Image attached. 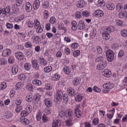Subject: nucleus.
<instances>
[{
    "label": "nucleus",
    "instance_id": "obj_1",
    "mask_svg": "<svg viewBox=\"0 0 127 127\" xmlns=\"http://www.w3.org/2000/svg\"><path fill=\"white\" fill-rule=\"evenodd\" d=\"M111 32V29L110 28H107L104 29L103 31L102 34L103 38L106 40L109 39L110 37L109 34Z\"/></svg>",
    "mask_w": 127,
    "mask_h": 127
},
{
    "label": "nucleus",
    "instance_id": "obj_2",
    "mask_svg": "<svg viewBox=\"0 0 127 127\" xmlns=\"http://www.w3.org/2000/svg\"><path fill=\"white\" fill-rule=\"evenodd\" d=\"M106 55L107 61L109 62L112 61L114 58V53L111 50H109L105 52Z\"/></svg>",
    "mask_w": 127,
    "mask_h": 127
},
{
    "label": "nucleus",
    "instance_id": "obj_3",
    "mask_svg": "<svg viewBox=\"0 0 127 127\" xmlns=\"http://www.w3.org/2000/svg\"><path fill=\"white\" fill-rule=\"evenodd\" d=\"M107 65V63L106 61H103L97 65L96 68L99 70H102L106 67Z\"/></svg>",
    "mask_w": 127,
    "mask_h": 127
},
{
    "label": "nucleus",
    "instance_id": "obj_4",
    "mask_svg": "<svg viewBox=\"0 0 127 127\" xmlns=\"http://www.w3.org/2000/svg\"><path fill=\"white\" fill-rule=\"evenodd\" d=\"M31 62L33 68L36 70H40V66L36 60H32Z\"/></svg>",
    "mask_w": 127,
    "mask_h": 127
},
{
    "label": "nucleus",
    "instance_id": "obj_5",
    "mask_svg": "<svg viewBox=\"0 0 127 127\" xmlns=\"http://www.w3.org/2000/svg\"><path fill=\"white\" fill-rule=\"evenodd\" d=\"M62 92L60 90H58L56 94V96L54 98L55 101L56 102H58V101H60L62 99Z\"/></svg>",
    "mask_w": 127,
    "mask_h": 127
},
{
    "label": "nucleus",
    "instance_id": "obj_6",
    "mask_svg": "<svg viewBox=\"0 0 127 127\" xmlns=\"http://www.w3.org/2000/svg\"><path fill=\"white\" fill-rule=\"evenodd\" d=\"M114 84L109 82H107L103 84L102 86L104 88L108 89H111L114 87Z\"/></svg>",
    "mask_w": 127,
    "mask_h": 127
},
{
    "label": "nucleus",
    "instance_id": "obj_7",
    "mask_svg": "<svg viewBox=\"0 0 127 127\" xmlns=\"http://www.w3.org/2000/svg\"><path fill=\"white\" fill-rule=\"evenodd\" d=\"M16 58L20 60H23L24 58V54L21 52H17L15 53Z\"/></svg>",
    "mask_w": 127,
    "mask_h": 127
},
{
    "label": "nucleus",
    "instance_id": "obj_8",
    "mask_svg": "<svg viewBox=\"0 0 127 127\" xmlns=\"http://www.w3.org/2000/svg\"><path fill=\"white\" fill-rule=\"evenodd\" d=\"M65 116L68 118H73V114L72 110L71 109H67L65 111Z\"/></svg>",
    "mask_w": 127,
    "mask_h": 127
},
{
    "label": "nucleus",
    "instance_id": "obj_9",
    "mask_svg": "<svg viewBox=\"0 0 127 127\" xmlns=\"http://www.w3.org/2000/svg\"><path fill=\"white\" fill-rule=\"evenodd\" d=\"M12 52L11 50L9 49H4L2 52V55L3 57H6L10 55Z\"/></svg>",
    "mask_w": 127,
    "mask_h": 127
},
{
    "label": "nucleus",
    "instance_id": "obj_10",
    "mask_svg": "<svg viewBox=\"0 0 127 127\" xmlns=\"http://www.w3.org/2000/svg\"><path fill=\"white\" fill-rule=\"evenodd\" d=\"M46 106L48 107H51L53 105L52 101L49 98H46L44 101Z\"/></svg>",
    "mask_w": 127,
    "mask_h": 127
},
{
    "label": "nucleus",
    "instance_id": "obj_11",
    "mask_svg": "<svg viewBox=\"0 0 127 127\" xmlns=\"http://www.w3.org/2000/svg\"><path fill=\"white\" fill-rule=\"evenodd\" d=\"M104 14V12L100 10H97L95 11L94 12L95 16L97 17H102Z\"/></svg>",
    "mask_w": 127,
    "mask_h": 127
},
{
    "label": "nucleus",
    "instance_id": "obj_12",
    "mask_svg": "<svg viewBox=\"0 0 127 127\" xmlns=\"http://www.w3.org/2000/svg\"><path fill=\"white\" fill-rule=\"evenodd\" d=\"M102 74L106 77H110L111 76V73L109 69H105L102 73Z\"/></svg>",
    "mask_w": 127,
    "mask_h": 127
},
{
    "label": "nucleus",
    "instance_id": "obj_13",
    "mask_svg": "<svg viewBox=\"0 0 127 127\" xmlns=\"http://www.w3.org/2000/svg\"><path fill=\"white\" fill-rule=\"evenodd\" d=\"M106 7L108 9L113 10L114 9L115 6L114 3L110 2H108L107 3Z\"/></svg>",
    "mask_w": 127,
    "mask_h": 127
},
{
    "label": "nucleus",
    "instance_id": "obj_14",
    "mask_svg": "<svg viewBox=\"0 0 127 127\" xmlns=\"http://www.w3.org/2000/svg\"><path fill=\"white\" fill-rule=\"evenodd\" d=\"M40 5V1L39 0H35L33 4V8L34 9L37 10L39 8Z\"/></svg>",
    "mask_w": 127,
    "mask_h": 127
},
{
    "label": "nucleus",
    "instance_id": "obj_15",
    "mask_svg": "<svg viewBox=\"0 0 127 127\" xmlns=\"http://www.w3.org/2000/svg\"><path fill=\"white\" fill-rule=\"evenodd\" d=\"M11 9V7L10 6H8L5 8L3 9V14H4L6 15L8 14H10L9 12Z\"/></svg>",
    "mask_w": 127,
    "mask_h": 127
},
{
    "label": "nucleus",
    "instance_id": "obj_16",
    "mask_svg": "<svg viewBox=\"0 0 127 127\" xmlns=\"http://www.w3.org/2000/svg\"><path fill=\"white\" fill-rule=\"evenodd\" d=\"M86 5V2L84 0H82L78 2L77 6L78 7L80 8L85 7Z\"/></svg>",
    "mask_w": 127,
    "mask_h": 127
},
{
    "label": "nucleus",
    "instance_id": "obj_17",
    "mask_svg": "<svg viewBox=\"0 0 127 127\" xmlns=\"http://www.w3.org/2000/svg\"><path fill=\"white\" fill-rule=\"evenodd\" d=\"M71 29L72 31H76L77 29L78 25L77 22L75 21H72L71 23Z\"/></svg>",
    "mask_w": 127,
    "mask_h": 127
},
{
    "label": "nucleus",
    "instance_id": "obj_18",
    "mask_svg": "<svg viewBox=\"0 0 127 127\" xmlns=\"http://www.w3.org/2000/svg\"><path fill=\"white\" fill-rule=\"evenodd\" d=\"M65 108V106L64 105H62L61 106V111L59 112V115L61 117H64L65 116V111L64 112L63 111L64 110Z\"/></svg>",
    "mask_w": 127,
    "mask_h": 127
},
{
    "label": "nucleus",
    "instance_id": "obj_19",
    "mask_svg": "<svg viewBox=\"0 0 127 127\" xmlns=\"http://www.w3.org/2000/svg\"><path fill=\"white\" fill-rule=\"evenodd\" d=\"M61 124V121L59 120H55L53 122L52 124L53 127H58L59 126H60Z\"/></svg>",
    "mask_w": 127,
    "mask_h": 127
},
{
    "label": "nucleus",
    "instance_id": "obj_20",
    "mask_svg": "<svg viewBox=\"0 0 127 127\" xmlns=\"http://www.w3.org/2000/svg\"><path fill=\"white\" fill-rule=\"evenodd\" d=\"M93 51L96 54H100L102 52L101 48L99 46H97L94 48Z\"/></svg>",
    "mask_w": 127,
    "mask_h": 127
},
{
    "label": "nucleus",
    "instance_id": "obj_21",
    "mask_svg": "<svg viewBox=\"0 0 127 127\" xmlns=\"http://www.w3.org/2000/svg\"><path fill=\"white\" fill-rule=\"evenodd\" d=\"M72 120L73 118H68L65 121L66 126L68 127L72 126L73 123Z\"/></svg>",
    "mask_w": 127,
    "mask_h": 127
},
{
    "label": "nucleus",
    "instance_id": "obj_22",
    "mask_svg": "<svg viewBox=\"0 0 127 127\" xmlns=\"http://www.w3.org/2000/svg\"><path fill=\"white\" fill-rule=\"evenodd\" d=\"M24 86V84L22 82H19L15 85L16 89L17 90H20Z\"/></svg>",
    "mask_w": 127,
    "mask_h": 127
},
{
    "label": "nucleus",
    "instance_id": "obj_23",
    "mask_svg": "<svg viewBox=\"0 0 127 127\" xmlns=\"http://www.w3.org/2000/svg\"><path fill=\"white\" fill-rule=\"evenodd\" d=\"M78 28L82 30L85 28V25L83 21H81L79 22L78 24Z\"/></svg>",
    "mask_w": 127,
    "mask_h": 127
},
{
    "label": "nucleus",
    "instance_id": "obj_24",
    "mask_svg": "<svg viewBox=\"0 0 127 127\" xmlns=\"http://www.w3.org/2000/svg\"><path fill=\"white\" fill-rule=\"evenodd\" d=\"M40 63L43 66H45L47 65V63L45 59L44 58H40Z\"/></svg>",
    "mask_w": 127,
    "mask_h": 127
},
{
    "label": "nucleus",
    "instance_id": "obj_25",
    "mask_svg": "<svg viewBox=\"0 0 127 127\" xmlns=\"http://www.w3.org/2000/svg\"><path fill=\"white\" fill-rule=\"evenodd\" d=\"M26 9L28 12H29L31 11L32 9V6L29 2H27L26 3Z\"/></svg>",
    "mask_w": 127,
    "mask_h": 127
},
{
    "label": "nucleus",
    "instance_id": "obj_26",
    "mask_svg": "<svg viewBox=\"0 0 127 127\" xmlns=\"http://www.w3.org/2000/svg\"><path fill=\"white\" fill-rule=\"evenodd\" d=\"M74 90L72 88H69L67 90V93L68 95L71 96H73L74 94Z\"/></svg>",
    "mask_w": 127,
    "mask_h": 127
},
{
    "label": "nucleus",
    "instance_id": "obj_27",
    "mask_svg": "<svg viewBox=\"0 0 127 127\" xmlns=\"http://www.w3.org/2000/svg\"><path fill=\"white\" fill-rule=\"evenodd\" d=\"M60 77V75L56 73L53 75L51 76V79L53 81H57Z\"/></svg>",
    "mask_w": 127,
    "mask_h": 127
},
{
    "label": "nucleus",
    "instance_id": "obj_28",
    "mask_svg": "<svg viewBox=\"0 0 127 127\" xmlns=\"http://www.w3.org/2000/svg\"><path fill=\"white\" fill-rule=\"evenodd\" d=\"M81 112L78 109L75 110V116L77 118H79L81 116Z\"/></svg>",
    "mask_w": 127,
    "mask_h": 127
},
{
    "label": "nucleus",
    "instance_id": "obj_29",
    "mask_svg": "<svg viewBox=\"0 0 127 127\" xmlns=\"http://www.w3.org/2000/svg\"><path fill=\"white\" fill-rule=\"evenodd\" d=\"M18 67L17 65H14L12 67L11 70L12 72L13 75L16 74L18 72Z\"/></svg>",
    "mask_w": 127,
    "mask_h": 127
},
{
    "label": "nucleus",
    "instance_id": "obj_30",
    "mask_svg": "<svg viewBox=\"0 0 127 127\" xmlns=\"http://www.w3.org/2000/svg\"><path fill=\"white\" fill-rule=\"evenodd\" d=\"M13 115V113L7 111L5 112V113L4 116L5 118L9 119Z\"/></svg>",
    "mask_w": 127,
    "mask_h": 127
},
{
    "label": "nucleus",
    "instance_id": "obj_31",
    "mask_svg": "<svg viewBox=\"0 0 127 127\" xmlns=\"http://www.w3.org/2000/svg\"><path fill=\"white\" fill-rule=\"evenodd\" d=\"M32 83L34 84L37 86H40L42 84L41 82L38 80L34 79L32 81Z\"/></svg>",
    "mask_w": 127,
    "mask_h": 127
},
{
    "label": "nucleus",
    "instance_id": "obj_32",
    "mask_svg": "<svg viewBox=\"0 0 127 127\" xmlns=\"http://www.w3.org/2000/svg\"><path fill=\"white\" fill-rule=\"evenodd\" d=\"M32 99V95L31 94H28L26 98V100L29 102H31Z\"/></svg>",
    "mask_w": 127,
    "mask_h": 127
},
{
    "label": "nucleus",
    "instance_id": "obj_33",
    "mask_svg": "<svg viewBox=\"0 0 127 127\" xmlns=\"http://www.w3.org/2000/svg\"><path fill=\"white\" fill-rule=\"evenodd\" d=\"M63 71L64 73L67 74H69L70 72V70L69 69V67L67 66H64L63 68Z\"/></svg>",
    "mask_w": 127,
    "mask_h": 127
},
{
    "label": "nucleus",
    "instance_id": "obj_34",
    "mask_svg": "<svg viewBox=\"0 0 127 127\" xmlns=\"http://www.w3.org/2000/svg\"><path fill=\"white\" fill-rule=\"evenodd\" d=\"M49 2L47 1L44 2L42 4V7L43 9H48L49 7Z\"/></svg>",
    "mask_w": 127,
    "mask_h": 127
},
{
    "label": "nucleus",
    "instance_id": "obj_35",
    "mask_svg": "<svg viewBox=\"0 0 127 127\" xmlns=\"http://www.w3.org/2000/svg\"><path fill=\"white\" fill-rule=\"evenodd\" d=\"M43 26L40 25L35 28L36 29V32L38 33H41L43 29Z\"/></svg>",
    "mask_w": 127,
    "mask_h": 127
},
{
    "label": "nucleus",
    "instance_id": "obj_36",
    "mask_svg": "<svg viewBox=\"0 0 127 127\" xmlns=\"http://www.w3.org/2000/svg\"><path fill=\"white\" fill-rule=\"evenodd\" d=\"M109 112L111 113L110 114H107V116L109 120H110L113 117L114 113L115 112V109L109 111Z\"/></svg>",
    "mask_w": 127,
    "mask_h": 127
},
{
    "label": "nucleus",
    "instance_id": "obj_37",
    "mask_svg": "<svg viewBox=\"0 0 127 127\" xmlns=\"http://www.w3.org/2000/svg\"><path fill=\"white\" fill-rule=\"evenodd\" d=\"M32 106L29 104H28L26 106L25 110L30 113L32 111Z\"/></svg>",
    "mask_w": 127,
    "mask_h": 127
},
{
    "label": "nucleus",
    "instance_id": "obj_38",
    "mask_svg": "<svg viewBox=\"0 0 127 127\" xmlns=\"http://www.w3.org/2000/svg\"><path fill=\"white\" fill-rule=\"evenodd\" d=\"M80 82V81L79 78H75L73 81V85L75 86H77L79 84Z\"/></svg>",
    "mask_w": 127,
    "mask_h": 127
},
{
    "label": "nucleus",
    "instance_id": "obj_39",
    "mask_svg": "<svg viewBox=\"0 0 127 127\" xmlns=\"http://www.w3.org/2000/svg\"><path fill=\"white\" fill-rule=\"evenodd\" d=\"M24 67L25 69L26 70H29L31 68V64L29 63H26L24 65Z\"/></svg>",
    "mask_w": 127,
    "mask_h": 127
},
{
    "label": "nucleus",
    "instance_id": "obj_40",
    "mask_svg": "<svg viewBox=\"0 0 127 127\" xmlns=\"http://www.w3.org/2000/svg\"><path fill=\"white\" fill-rule=\"evenodd\" d=\"M40 39L39 37L37 36H35L34 37L33 42L35 44H38Z\"/></svg>",
    "mask_w": 127,
    "mask_h": 127
},
{
    "label": "nucleus",
    "instance_id": "obj_41",
    "mask_svg": "<svg viewBox=\"0 0 127 127\" xmlns=\"http://www.w3.org/2000/svg\"><path fill=\"white\" fill-rule=\"evenodd\" d=\"M52 69V68L51 66H49L46 67L44 68V70L45 72L49 73L50 72Z\"/></svg>",
    "mask_w": 127,
    "mask_h": 127
},
{
    "label": "nucleus",
    "instance_id": "obj_42",
    "mask_svg": "<svg viewBox=\"0 0 127 127\" xmlns=\"http://www.w3.org/2000/svg\"><path fill=\"white\" fill-rule=\"evenodd\" d=\"M7 87V84L5 82H4L0 85V90H3L5 89Z\"/></svg>",
    "mask_w": 127,
    "mask_h": 127
},
{
    "label": "nucleus",
    "instance_id": "obj_43",
    "mask_svg": "<svg viewBox=\"0 0 127 127\" xmlns=\"http://www.w3.org/2000/svg\"><path fill=\"white\" fill-rule=\"evenodd\" d=\"M97 5L98 6L101 7H104L105 4L103 0H98Z\"/></svg>",
    "mask_w": 127,
    "mask_h": 127
},
{
    "label": "nucleus",
    "instance_id": "obj_44",
    "mask_svg": "<svg viewBox=\"0 0 127 127\" xmlns=\"http://www.w3.org/2000/svg\"><path fill=\"white\" fill-rule=\"evenodd\" d=\"M63 99L65 103H67L68 100V95L67 94H64L63 95Z\"/></svg>",
    "mask_w": 127,
    "mask_h": 127
},
{
    "label": "nucleus",
    "instance_id": "obj_45",
    "mask_svg": "<svg viewBox=\"0 0 127 127\" xmlns=\"http://www.w3.org/2000/svg\"><path fill=\"white\" fill-rule=\"evenodd\" d=\"M126 12L124 11H122L119 12L118 15L119 17L121 18H125Z\"/></svg>",
    "mask_w": 127,
    "mask_h": 127
},
{
    "label": "nucleus",
    "instance_id": "obj_46",
    "mask_svg": "<svg viewBox=\"0 0 127 127\" xmlns=\"http://www.w3.org/2000/svg\"><path fill=\"white\" fill-rule=\"evenodd\" d=\"M96 32L95 30L93 29L91 30L90 32V36L92 38H94L95 36Z\"/></svg>",
    "mask_w": 127,
    "mask_h": 127
},
{
    "label": "nucleus",
    "instance_id": "obj_47",
    "mask_svg": "<svg viewBox=\"0 0 127 127\" xmlns=\"http://www.w3.org/2000/svg\"><path fill=\"white\" fill-rule=\"evenodd\" d=\"M121 33L123 36L124 37H127V31L125 29H123L121 30Z\"/></svg>",
    "mask_w": 127,
    "mask_h": 127
},
{
    "label": "nucleus",
    "instance_id": "obj_48",
    "mask_svg": "<svg viewBox=\"0 0 127 127\" xmlns=\"http://www.w3.org/2000/svg\"><path fill=\"white\" fill-rule=\"evenodd\" d=\"M20 120L21 122L24 124L28 125L29 124V120L26 118H24L22 119H20Z\"/></svg>",
    "mask_w": 127,
    "mask_h": 127
},
{
    "label": "nucleus",
    "instance_id": "obj_49",
    "mask_svg": "<svg viewBox=\"0 0 127 127\" xmlns=\"http://www.w3.org/2000/svg\"><path fill=\"white\" fill-rule=\"evenodd\" d=\"M26 78V76L25 74H21L19 75L18 78L19 80L23 81L25 80Z\"/></svg>",
    "mask_w": 127,
    "mask_h": 127
},
{
    "label": "nucleus",
    "instance_id": "obj_50",
    "mask_svg": "<svg viewBox=\"0 0 127 127\" xmlns=\"http://www.w3.org/2000/svg\"><path fill=\"white\" fill-rule=\"evenodd\" d=\"M123 8V6L121 3H118L116 7L117 11H119L120 10H121Z\"/></svg>",
    "mask_w": 127,
    "mask_h": 127
},
{
    "label": "nucleus",
    "instance_id": "obj_51",
    "mask_svg": "<svg viewBox=\"0 0 127 127\" xmlns=\"http://www.w3.org/2000/svg\"><path fill=\"white\" fill-rule=\"evenodd\" d=\"M43 15L44 19H47L48 18L49 16L48 11L46 10H44L43 12Z\"/></svg>",
    "mask_w": 127,
    "mask_h": 127
},
{
    "label": "nucleus",
    "instance_id": "obj_52",
    "mask_svg": "<svg viewBox=\"0 0 127 127\" xmlns=\"http://www.w3.org/2000/svg\"><path fill=\"white\" fill-rule=\"evenodd\" d=\"M42 119L43 122L46 123L49 120V119L46 115L44 114L43 115Z\"/></svg>",
    "mask_w": 127,
    "mask_h": 127
},
{
    "label": "nucleus",
    "instance_id": "obj_53",
    "mask_svg": "<svg viewBox=\"0 0 127 127\" xmlns=\"http://www.w3.org/2000/svg\"><path fill=\"white\" fill-rule=\"evenodd\" d=\"M25 46L27 48H31L32 47V44L30 42H27L25 43Z\"/></svg>",
    "mask_w": 127,
    "mask_h": 127
},
{
    "label": "nucleus",
    "instance_id": "obj_54",
    "mask_svg": "<svg viewBox=\"0 0 127 127\" xmlns=\"http://www.w3.org/2000/svg\"><path fill=\"white\" fill-rule=\"evenodd\" d=\"M34 26L35 28L41 25H40V23L36 19H34Z\"/></svg>",
    "mask_w": 127,
    "mask_h": 127
},
{
    "label": "nucleus",
    "instance_id": "obj_55",
    "mask_svg": "<svg viewBox=\"0 0 127 127\" xmlns=\"http://www.w3.org/2000/svg\"><path fill=\"white\" fill-rule=\"evenodd\" d=\"M82 14V15L84 17H88L90 15V14L89 12L86 11H83Z\"/></svg>",
    "mask_w": 127,
    "mask_h": 127
},
{
    "label": "nucleus",
    "instance_id": "obj_56",
    "mask_svg": "<svg viewBox=\"0 0 127 127\" xmlns=\"http://www.w3.org/2000/svg\"><path fill=\"white\" fill-rule=\"evenodd\" d=\"M34 99L36 102L40 100V95L38 94H37L34 95Z\"/></svg>",
    "mask_w": 127,
    "mask_h": 127
},
{
    "label": "nucleus",
    "instance_id": "obj_57",
    "mask_svg": "<svg viewBox=\"0 0 127 127\" xmlns=\"http://www.w3.org/2000/svg\"><path fill=\"white\" fill-rule=\"evenodd\" d=\"M83 98L82 96L80 95H78L75 98L76 100L78 102H80L82 100Z\"/></svg>",
    "mask_w": 127,
    "mask_h": 127
},
{
    "label": "nucleus",
    "instance_id": "obj_58",
    "mask_svg": "<svg viewBox=\"0 0 127 127\" xmlns=\"http://www.w3.org/2000/svg\"><path fill=\"white\" fill-rule=\"evenodd\" d=\"M30 114L26 110L22 111L21 113V116L24 117L27 116L28 115Z\"/></svg>",
    "mask_w": 127,
    "mask_h": 127
},
{
    "label": "nucleus",
    "instance_id": "obj_59",
    "mask_svg": "<svg viewBox=\"0 0 127 127\" xmlns=\"http://www.w3.org/2000/svg\"><path fill=\"white\" fill-rule=\"evenodd\" d=\"M64 24L63 23H60L58 24V28L59 30L63 29V30L65 31L66 28L65 27H64Z\"/></svg>",
    "mask_w": 127,
    "mask_h": 127
},
{
    "label": "nucleus",
    "instance_id": "obj_60",
    "mask_svg": "<svg viewBox=\"0 0 127 127\" xmlns=\"http://www.w3.org/2000/svg\"><path fill=\"white\" fill-rule=\"evenodd\" d=\"M95 60L96 61L99 62H101V61H106V60L104 57L103 56H101L97 58Z\"/></svg>",
    "mask_w": 127,
    "mask_h": 127
},
{
    "label": "nucleus",
    "instance_id": "obj_61",
    "mask_svg": "<svg viewBox=\"0 0 127 127\" xmlns=\"http://www.w3.org/2000/svg\"><path fill=\"white\" fill-rule=\"evenodd\" d=\"M49 22L50 24H55L56 22L55 18L53 17H51L50 19Z\"/></svg>",
    "mask_w": 127,
    "mask_h": 127
},
{
    "label": "nucleus",
    "instance_id": "obj_62",
    "mask_svg": "<svg viewBox=\"0 0 127 127\" xmlns=\"http://www.w3.org/2000/svg\"><path fill=\"white\" fill-rule=\"evenodd\" d=\"M124 54V51L122 50H121L119 52L118 54V57L120 58H122Z\"/></svg>",
    "mask_w": 127,
    "mask_h": 127
},
{
    "label": "nucleus",
    "instance_id": "obj_63",
    "mask_svg": "<svg viewBox=\"0 0 127 127\" xmlns=\"http://www.w3.org/2000/svg\"><path fill=\"white\" fill-rule=\"evenodd\" d=\"M27 89L30 91L32 90L33 89V87L32 84L28 83L26 86Z\"/></svg>",
    "mask_w": 127,
    "mask_h": 127
},
{
    "label": "nucleus",
    "instance_id": "obj_64",
    "mask_svg": "<svg viewBox=\"0 0 127 127\" xmlns=\"http://www.w3.org/2000/svg\"><path fill=\"white\" fill-rule=\"evenodd\" d=\"M99 122V120L97 118H94L93 121V124L95 125H96L98 124Z\"/></svg>",
    "mask_w": 127,
    "mask_h": 127
}]
</instances>
